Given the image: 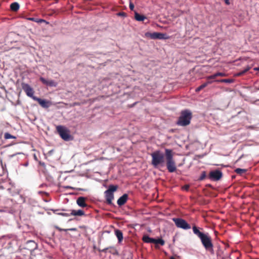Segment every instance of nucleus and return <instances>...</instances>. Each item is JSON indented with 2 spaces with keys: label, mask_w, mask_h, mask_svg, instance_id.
<instances>
[{
  "label": "nucleus",
  "mask_w": 259,
  "mask_h": 259,
  "mask_svg": "<svg viewBox=\"0 0 259 259\" xmlns=\"http://www.w3.org/2000/svg\"><path fill=\"white\" fill-rule=\"evenodd\" d=\"M172 221L175 222L176 226L178 228H182L185 230H187L191 228L190 225L183 219L174 218L172 219Z\"/></svg>",
  "instance_id": "0eeeda50"
},
{
  "label": "nucleus",
  "mask_w": 259,
  "mask_h": 259,
  "mask_svg": "<svg viewBox=\"0 0 259 259\" xmlns=\"http://www.w3.org/2000/svg\"><path fill=\"white\" fill-rule=\"evenodd\" d=\"M189 188V185H186L185 186V189L187 190H188Z\"/></svg>",
  "instance_id": "e433bc0d"
},
{
  "label": "nucleus",
  "mask_w": 259,
  "mask_h": 259,
  "mask_svg": "<svg viewBox=\"0 0 259 259\" xmlns=\"http://www.w3.org/2000/svg\"><path fill=\"white\" fill-rule=\"evenodd\" d=\"M225 1V3L226 5H230V0H224Z\"/></svg>",
  "instance_id": "c9c22d12"
},
{
  "label": "nucleus",
  "mask_w": 259,
  "mask_h": 259,
  "mask_svg": "<svg viewBox=\"0 0 259 259\" xmlns=\"http://www.w3.org/2000/svg\"><path fill=\"white\" fill-rule=\"evenodd\" d=\"M70 211L71 215L82 216L85 215L84 212L81 209L77 210H71Z\"/></svg>",
  "instance_id": "2eb2a0df"
},
{
  "label": "nucleus",
  "mask_w": 259,
  "mask_h": 259,
  "mask_svg": "<svg viewBox=\"0 0 259 259\" xmlns=\"http://www.w3.org/2000/svg\"><path fill=\"white\" fill-rule=\"evenodd\" d=\"M145 35L147 37H149L151 39H158V32H153V33L147 32L145 34Z\"/></svg>",
  "instance_id": "6ab92c4d"
},
{
  "label": "nucleus",
  "mask_w": 259,
  "mask_h": 259,
  "mask_svg": "<svg viewBox=\"0 0 259 259\" xmlns=\"http://www.w3.org/2000/svg\"><path fill=\"white\" fill-rule=\"evenodd\" d=\"M56 130L61 138L64 141H68L72 140L70 131L66 127L62 125H58L56 127Z\"/></svg>",
  "instance_id": "39448f33"
},
{
  "label": "nucleus",
  "mask_w": 259,
  "mask_h": 259,
  "mask_svg": "<svg viewBox=\"0 0 259 259\" xmlns=\"http://www.w3.org/2000/svg\"><path fill=\"white\" fill-rule=\"evenodd\" d=\"M254 70L259 71V67H257V68H254Z\"/></svg>",
  "instance_id": "a19ab883"
},
{
  "label": "nucleus",
  "mask_w": 259,
  "mask_h": 259,
  "mask_svg": "<svg viewBox=\"0 0 259 259\" xmlns=\"http://www.w3.org/2000/svg\"><path fill=\"white\" fill-rule=\"evenodd\" d=\"M129 7H130V9H131V10L133 11L134 9V5L133 3H132V2H131L130 3V6H129Z\"/></svg>",
  "instance_id": "2f4dec72"
},
{
  "label": "nucleus",
  "mask_w": 259,
  "mask_h": 259,
  "mask_svg": "<svg viewBox=\"0 0 259 259\" xmlns=\"http://www.w3.org/2000/svg\"><path fill=\"white\" fill-rule=\"evenodd\" d=\"M87 199V198L85 197H79L76 200V203L79 206L81 207H87L88 204L85 202Z\"/></svg>",
  "instance_id": "f8f14e48"
},
{
  "label": "nucleus",
  "mask_w": 259,
  "mask_h": 259,
  "mask_svg": "<svg viewBox=\"0 0 259 259\" xmlns=\"http://www.w3.org/2000/svg\"><path fill=\"white\" fill-rule=\"evenodd\" d=\"M37 21H39L38 22H45V20L43 19H37Z\"/></svg>",
  "instance_id": "58836bf2"
},
{
  "label": "nucleus",
  "mask_w": 259,
  "mask_h": 259,
  "mask_svg": "<svg viewBox=\"0 0 259 259\" xmlns=\"http://www.w3.org/2000/svg\"><path fill=\"white\" fill-rule=\"evenodd\" d=\"M211 82H212V81H208L206 82H205V83H203L200 86H199V87L197 88L196 89V90H195V91L196 92H200L201 90H202L203 89H204V88L207 87V85L208 84H210Z\"/></svg>",
  "instance_id": "412c9836"
},
{
  "label": "nucleus",
  "mask_w": 259,
  "mask_h": 259,
  "mask_svg": "<svg viewBox=\"0 0 259 259\" xmlns=\"http://www.w3.org/2000/svg\"><path fill=\"white\" fill-rule=\"evenodd\" d=\"M142 240L145 243H153L154 238H150L147 235H144L142 237Z\"/></svg>",
  "instance_id": "dca6fc26"
},
{
  "label": "nucleus",
  "mask_w": 259,
  "mask_h": 259,
  "mask_svg": "<svg viewBox=\"0 0 259 259\" xmlns=\"http://www.w3.org/2000/svg\"><path fill=\"white\" fill-rule=\"evenodd\" d=\"M39 80L42 82V83L45 85H47L49 87H56L57 85V83L55 82L53 80H48L46 79L45 78L42 77H40L39 78Z\"/></svg>",
  "instance_id": "9b49d317"
},
{
  "label": "nucleus",
  "mask_w": 259,
  "mask_h": 259,
  "mask_svg": "<svg viewBox=\"0 0 259 259\" xmlns=\"http://www.w3.org/2000/svg\"><path fill=\"white\" fill-rule=\"evenodd\" d=\"M152 157L151 163L155 167L158 166H163L164 163V156L160 151L157 150L151 153Z\"/></svg>",
  "instance_id": "20e7f679"
},
{
  "label": "nucleus",
  "mask_w": 259,
  "mask_h": 259,
  "mask_svg": "<svg viewBox=\"0 0 259 259\" xmlns=\"http://www.w3.org/2000/svg\"><path fill=\"white\" fill-rule=\"evenodd\" d=\"M33 100L37 101L39 105L43 108H48L51 104L50 101L42 100L37 97H34Z\"/></svg>",
  "instance_id": "9d476101"
},
{
  "label": "nucleus",
  "mask_w": 259,
  "mask_h": 259,
  "mask_svg": "<svg viewBox=\"0 0 259 259\" xmlns=\"http://www.w3.org/2000/svg\"><path fill=\"white\" fill-rule=\"evenodd\" d=\"M67 230H68V231L69 230V231H77V229L75 228L67 229Z\"/></svg>",
  "instance_id": "f704fd0d"
},
{
  "label": "nucleus",
  "mask_w": 259,
  "mask_h": 259,
  "mask_svg": "<svg viewBox=\"0 0 259 259\" xmlns=\"http://www.w3.org/2000/svg\"><path fill=\"white\" fill-rule=\"evenodd\" d=\"M153 243L155 244H160L161 245H163L165 242L162 239H154V241L153 242Z\"/></svg>",
  "instance_id": "a878e982"
},
{
  "label": "nucleus",
  "mask_w": 259,
  "mask_h": 259,
  "mask_svg": "<svg viewBox=\"0 0 259 259\" xmlns=\"http://www.w3.org/2000/svg\"><path fill=\"white\" fill-rule=\"evenodd\" d=\"M118 189V186L110 185L109 186L108 189L104 192L106 202L108 204H111L112 201L114 199L113 192L116 191Z\"/></svg>",
  "instance_id": "423d86ee"
},
{
  "label": "nucleus",
  "mask_w": 259,
  "mask_h": 259,
  "mask_svg": "<svg viewBox=\"0 0 259 259\" xmlns=\"http://www.w3.org/2000/svg\"><path fill=\"white\" fill-rule=\"evenodd\" d=\"M192 118V112L189 110H184L181 111L177 124L178 125L185 126L190 124Z\"/></svg>",
  "instance_id": "7ed1b4c3"
},
{
  "label": "nucleus",
  "mask_w": 259,
  "mask_h": 259,
  "mask_svg": "<svg viewBox=\"0 0 259 259\" xmlns=\"http://www.w3.org/2000/svg\"><path fill=\"white\" fill-rule=\"evenodd\" d=\"M247 171V169H242L240 168H237L235 170V172L238 175H242L243 174L245 173Z\"/></svg>",
  "instance_id": "5701e85b"
},
{
  "label": "nucleus",
  "mask_w": 259,
  "mask_h": 259,
  "mask_svg": "<svg viewBox=\"0 0 259 259\" xmlns=\"http://www.w3.org/2000/svg\"><path fill=\"white\" fill-rule=\"evenodd\" d=\"M20 8L19 4L17 2L13 3L10 5V9L14 12H17Z\"/></svg>",
  "instance_id": "aec40b11"
},
{
  "label": "nucleus",
  "mask_w": 259,
  "mask_h": 259,
  "mask_svg": "<svg viewBox=\"0 0 259 259\" xmlns=\"http://www.w3.org/2000/svg\"><path fill=\"white\" fill-rule=\"evenodd\" d=\"M208 177L211 180L218 181L222 177V172L219 170L211 171Z\"/></svg>",
  "instance_id": "1a4fd4ad"
},
{
  "label": "nucleus",
  "mask_w": 259,
  "mask_h": 259,
  "mask_svg": "<svg viewBox=\"0 0 259 259\" xmlns=\"http://www.w3.org/2000/svg\"><path fill=\"white\" fill-rule=\"evenodd\" d=\"M174 152L171 149H165L166 165L169 172H174L177 170L176 162L174 158Z\"/></svg>",
  "instance_id": "f03ea898"
},
{
  "label": "nucleus",
  "mask_w": 259,
  "mask_h": 259,
  "mask_svg": "<svg viewBox=\"0 0 259 259\" xmlns=\"http://www.w3.org/2000/svg\"><path fill=\"white\" fill-rule=\"evenodd\" d=\"M250 69V67L248 66L246 67L244 70L238 72L237 74V76H241V75H243L244 74H245L246 72H247Z\"/></svg>",
  "instance_id": "393cba45"
},
{
  "label": "nucleus",
  "mask_w": 259,
  "mask_h": 259,
  "mask_svg": "<svg viewBox=\"0 0 259 259\" xmlns=\"http://www.w3.org/2000/svg\"><path fill=\"white\" fill-rule=\"evenodd\" d=\"M79 228L81 229H85L86 227L85 226H80Z\"/></svg>",
  "instance_id": "ea45409f"
},
{
  "label": "nucleus",
  "mask_w": 259,
  "mask_h": 259,
  "mask_svg": "<svg viewBox=\"0 0 259 259\" xmlns=\"http://www.w3.org/2000/svg\"><path fill=\"white\" fill-rule=\"evenodd\" d=\"M4 138L5 139H16V137L14 136L11 135L9 133H6L4 134Z\"/></svg>",
  "instance_id": "bb28decb"
},
{
  "label": "nucleus",
  "mask_w": 259,
  "mask_h": 259,
  "mask_svg": "<svg viewBox=\"0 0 259 259\" xmlns=\"http://www.w3.org/2000/svg\"><path fill=\"white\" fill-rule=\"evenodd\" d=\"M117 15L119 16L125 17L126 16V14L124 12H119L117 13Z\"/></svg>",
  "instance_id": "7c9ffc66"
},
{
  "label": "nucleus",
  "mask_w": 259,
  "mask_h": 259,
  "mask_svg": "<svg viewBox=\"0 0 259 259\" xmlns=\"http://www.w3.org/2000/svg\"><path fill=\"white\" fill-rule=\"evenodd\" d=\"M194 233L201 240V241L207 250L212 249L213 244L211 242L210 237L207 234H204L200 232L196 226L193 227Z\"/></svg>",
  "instance_id": "f257e3e1"
},
{
  "label": "nucleus",
  "mask_w": 259,
  "mask_h": 259,
  "mask_svg": "<svg viewBox=\"0 0 259 259\" xmlns=\"http://www.w3.org/2000/svg\"><path fill=\"white\" fill-rule=\"evenodd\" d=\"M170 36L167 35L166 33L158 32V39H168Z\"/></svg>",
  "instance_id": "4be33fe9"
},
{
  "label": "nucleus",
  "mask_w": 259,
  "mask_h": 259,
  "mask_svg": "<svg viewBox=\"0 0 259 259\" xmlns=\"http://www.w3.org/2000/svg\"><path fill=\"white\" fill-rule=\"evenodd\" d=\"M128 199V195L126 194H123L117 200V203L119 206H122L124 205Z\"/></svg>",
  "instance_id": "ddd939ff"
},
{
  "label": "nucleus",
  "mask_w": 259,
  "mask_h": 259,
  "mask_svg": "<svg viewBox=\"0 0 259 259\" xmlns=\"http://www.w3.org/2000/svg\"><path fill=\"white\" fill-rule=\"evenodd\" d=\"M80 105V103H78V102H75L73 103V105L74 106H75V105Z\"/></svg>",
  "instance_id": "4c0bfd02"
},
{
  "label": "nucleus",
  "mask_w": 259,
  "mask_h": 259,
  "mask_svg": "<svg viewBox=\"0 0 259 259\" xmlns=\"http://www.w3.org/2000/svg\"><path fill=\"white\" fill-rule=\"evenodd\" d=\"M21 87L27 96L31 98L33 100L34 97H36L33 96L34 91L29 84L22 82Z\"/></svg>",
  "instance_id": "6e6552de"
},
{
  "label": "nucleus",
  "mask_w": 259,
  "mask_h": 259,
  "mask_svg": "<svg viewBox=\"0 0 259 259\" xmlns=\"http://www.w3.org/2000/svg\"><path fill=\"white\" fill-rule=\"evenodd\" d=\"M109 248H110L113 250H116V249L114 248V247H108V248H104L103 249H102V250H101L102 252H106L107 251V250L109 249Z\"/></svg>",
  "instance_id": "c85d7f7f"
},
{
  "label": "nucleus",
  "mask_w": 259,
  "mask_h": 259,
  "mask_svg": "<svg viewBox=\"0 0 259 259\" xmlns=\"http://www.w3.org/2000/svg\"><path fill=\"white\" fill-rule=\"evenodd\" d=\"M56 228L59 231H68V230H67V229H62L59 227H56Z\"/></svg>",
  "instance_id": "473e14b6"
},
{
  "label": "nucleus",
  "mask_w": 259,
  "mask_h": 259,
  "mask_svg": "<svg viewBox=\"0 0 259 259\" xmlns=\"http://www.w3.org/2000/svg\"><path fill=\"white\" fill-rule=\"evenodd\" d=\"M206 172L203 171L202 173H201V175L199 178V180H204L205 177H206Z\"/></svg>",
  "instance_id": "cd10ccee"
},
{
  "label": "nucleus",
  "mask_w": 259,
  "mask_h": 259,
  "mask_svg": "<svg viewBox=\"0 0 259 259\" xmlns=\"http://www.w3.org/2000/svg\"><path fill=\"white\" fill-rule=\"evenodd\" d=\"M170 259H175L174 257H171Z\"/></svg>",
  "instance_id": "79ce46f5"
},
{
  "label": "nucleus",
  "mask_w": 259,
  "mask_h": 259,
  "mask_svg": "<svg viewBox=\"0 0 259 259\" xmlns=\"http://www.w3.org/2000/svg\"><path fill=\"white\" fill-rule=\"evenodd\" d=\"M115 234L118 239V242L120 243L123 240V234L121 231L119 230H116L115 231Z\"/></svg>",
  "instance_id": "f3484780"
},
{
  "label": "nucleus",
  "mask_w": 259,
  "mask_h": 259,
  "mask_svg": "<svg viewBox=\"0 0 259 259\" xmlns=\"http://www.w3.org/2000/svg\"><path fill=\"white\" fill-rule=\"evenodd\" d=\"M29 20H31L34 22H38L39 21H37V19H36L35 18H29Z\"/></svg>",
  "instance_id": "72a5a7b5"
},
{
  "label": "nucleus",
  "mask_w": 259,
  "mask_h": 259,
  "mask_svg": "<svg viewBox=\"0 0 259 259\" xmlns=\"http://www.w3.org/2000/svg\"><path fill=\"white\" fill-rule=\"evenodd\" d=\"M226 76V74L225 73L217 72L212 75L207 76V79L208 80L213 79H215L217 77H218V76L223 77V76Z\"/></svg>",
  "instance_id": "4468645a"
},
{
  "label": "nucleus",
  "mask_w": 259,
  "mask_h": 259,
  "mask_svg": "<svg viewBox=\"0 0 259 259\" xmlns=\"http://www.w3.org/2000/svg\"><path fill=\"white\" fill-rule=\"evenodd\" d=\"M135 18L137 21H143L146 19V17L145 16L140 15L136 12H135Z\"/></svg>",
  "instance_id": "a211bd4d"
},
{
  "label": "nucleus",
  "mask_w": 259,
  "mask_h": 259,
  "mask_svg": "<svg viewBox=\"0 0 259 259\" xmlns=\"http://www.w3.org/2000/svg\"><path fill=\"white\" fill-rule=\"evenodd\" d=\"M215 81L218 82H225L230 83L233 82V80L232 79H222L220 80H216Z\"/></svg>",
  "instance_id": "b1692460"
},
{
  "label": "nucleus",
  "mask_w": 259,
  "mask_h": 259,
  "mask_svg": "<svg viewBox=\"0 0 259 259\" xmlns=\"http://www.w3.org/2000/svg\"><path fill=\"white\" fill-rule=\"evenodd\" d=\"M59 214L61 215L64 217H68L71 215V212L70 213H60Z\"/></svg>",
  "instance_id": "c756f323"
}]
</instances>
